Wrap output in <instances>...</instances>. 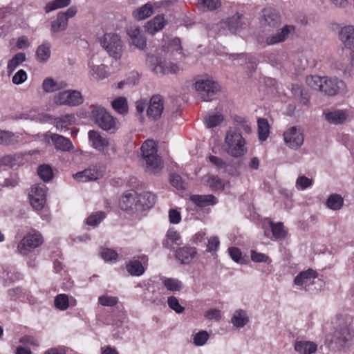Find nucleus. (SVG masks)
<instances>
[{
	"label": "nucleus",
	"instance_id": "obj_21",
	"mask_svg": "<svg viewBox=\"0 0 354 354\" xmlns=\"http://www.w3.org/2000/svg\"><path fill=\"white\" fill-rule=\"evenodd\" d=\"M317 277V273L313 269H308L306 271L301 272L294 279V283L296 286H304L306 290H309L308 288L313 280Z\"/></svg>",
	"mask_w": 354,
	"mask_h": 354
},
{
	"label": "nucleus",
	"instance_id": "obj_11",
	"mask_svg": "<svg viewBox=\"0 0 354 354\" xmlns=\"http://www.w3.org/2000/svg\"><path fill=\"white\" fill-rule=\"evenodd\" d=\"M283 140L289 148L297 149L304 144V136L300 128L292 127L284 131Z\"/></svg>",
	"mask_w": 354,
	"mask_h": 354
},
{
	"label": "nucleus",
	"instance_id": "obj_1",
	"mask_svg": "<svg viewBox=\"0 0 354 354\" xmlns=\"http://www.w3.org/2000/svg\"><path fill=\"white\" fill-rule=\"evenodd\" d=\"M223 149L234 158H239L247 153L246 140L236 129L229 128L226 131Z\"/></svg>",
	"mask_w": 354,
	"mask_h": 354
},
{
	"label": "nucleus",
	"instance_id": "obj_13",
	"mask_svg": "<svg viewBox=\"0 0 354 354\" xmlns=\"http://www.w3.org/2000/svg\"><path fill=\"white\" fill-rule=\"evenodd\" d=\"M103 176V170L98 164L89 166L83 171H78L73 175V178L80 182L86 183L94 181L100 178Z\"/></svg>",
	"mask_w": 354,
	"mask_h": 354
},
{
	"label": "nucleus",
	"instance_id": "obj_62",
	"mask_svg": "<svg viewBox=\"0 0 354 354\" xmlns=\"http://www.w3.org/2000/svg\"><path fill=\"white\" fill-rule=\"evenodd\" d=\"M220 244V241L217 236H212L208 239L207 245V251L209 252H216Z\"/></svg>",
	"mask_w": 354,
	"mask_h": 354
},
{
	"label": "nucleus",
	"instance_id": "obj_48",
	"mask_svg": "<svg viewBox=\"0 0 354 354\" xmlns=\"http://www.w3.org/2000/svg\"><path fill=\"white\" fill-rule=\"evenodd\" d=\"M39 176L45 182L49 181L53 176V169L48 165H40L37 169Z\"/></svg>",
	"mask_w": 354,
	"mask_h": 354
},
{
	"label": "nucleus",
	"instance_id": "obj_9",
	"mask_svg": "<svg viewBox=\"0 0 354 354\" xmlns=\"http://www.w3.org/2000/svg\"><path fill=\"white\" fill-rule=\"evenodd\" d=\"M44 242L40 232L32 230L28 232L18 243L17 250L22 255H27Z\"/></svg>",
	"mask_w": 354,
	"mask_h": 354
},
{
	"label": "nucleus",
	"instance_id": "obj_42",
	"mask_svg": "<svg viewBox=\"0 0 354 354\" xmlns=\"http://www.w3.org/2000/svg\"><path fill=\"white\" fill-rule=\"evenodd\" d=\"M26 60V55L24 53H18L8 62L7 70L8 74H11L21 64Z\"/></svg>",
	"mask_w": 354,
	"mask_h": 354
},
{
	"label": "nucleus",
	"instance_id": "obj_59",
	"mask_svg": "<svg viewBox=\"0 0 354 354\" xmlns=\"http://www.w3.org/2000/svg\"><path fill=\"white\" fill-rule=\"evenodd\" d=\"M251 259L255 263H270L269 257L263 253L257 252L255 250H251Z\"/></svg>",
	"mask_w": 354,
	"mask_h": 354
},
{
	"label": "nucleus",
	"instance_id": "obj_10",
	"mask_svg": "<svg viewBox=\"0 0 354 354\" xmlns=\"http://www.w3.org/2000/svg\"><path fill=\"white\" fill-rule=\"evenodd\" d=\"M82 93L77 90H67L58 93L54 96L53 102L57 105L76 106L83 103Z\"/></svg>",
	"mask_w": 354,
	"mask_h": 354
},
{
	"label": "nucleus",
	"instance_id": "obj_37",
	"mask_svg": "<svg viewBox=\"0 0 354 354\" xmlns=\"http://www.w3.org/2000/svg\"><path fill=\"white\" fill-rule=\"evenodd\" d=\"M153 13V6L151 3H147L133 12V16L138 20H143L150 17Z\"/></svg>",
	"mask_w": 354,
	"mask_h": 354
},
{
	"label": "nucleus",
	"instance_id": "obj_14",
	"mask_svg": "<svg viewBox=\"0 0 354 354\" xmlns=\"http://www.w3.org/2000/svg\"><path fill=\"white\" fill-rule=\"evenodd\" d=\"M221 26L227 28L232 33H238L248 26V21L243 15L236 12L231 17L226 19L221 23Z\"/></svg>",
	"mask_w": 354,
	"mask_h": 354
},
{
	"label": "nucleus",
	"instance_id": "obj_49",
	"mask_svg": "<svg viewBox=\"0 0 354 354\" xmlns=\"http://www.w3.org/2000/svg\"><path fill=\"white\" fill-rule=\"evenodd\" d=\"M167 240L163 242V245L166 248H169L168 240H170L176 245H180L182 243L181 237L179 233L173 228H170L166 234Z\"/></svg>",
	"mask_w": 354,
	"mask_h": 354
},
{
	"label": "nucleus",
	"instance_id": "obj_35",
	"mask_svg": "<svg viewBox=\"0 0 354 354\" xmlns=\"http://www.w3.org/2000/svg\"><path fill=\"white\" fill-rule=\"evenodd\" d=\"M248 317L245 311L239 309L236 310L231 319V322L234 326L236 328H242L248 322Z\"/></svg>",
	"mask_w": 354,
	"mask_h": 354
},
{
	"label": "nucleus",
	"instance_id": "obj_57",
	"mask_svg": "<svg viewBox=\"0 0 354 354\" xmlns=\"http://www.w3.org/2000/svg\"><path fill=\"white\" fill-rule=\"evenodd\" d=\"M209 339V334L207 331L201 330L194 336V343L196 346H203Z\"/></svg>",
	"mask_w": 354,
	"mask_h": 354
},
{
	"label": "nucleus",
	"instance_id": "obj_17",
	"mask_svg": "<svg viewBox=\"0 0 354 354\" xmlns=\"http://www.w3.org/2000/svg\"><path fill=\"white\" fill-rule=\"evenodd\" d=\"M320 92L329 96L336 95L339 91L344 86V82L339 80L337 78L324 76Z\"/></svg>",
	"mask_w": 354,
	"mask_h": 354
},
{
	"label": "nucleus",
	"instance_id": "obj_24",
	"mask_svg": "<svg viewBox=\"0 0 354 354\" xmlns=\"http://www.w3.org/2000/svg\"><path fill=\"white\" fill-rule=\"evenodd\" d=\"M339 38L346 47L354 52V27L347 26L341 29Z\"/></svg>",
	"mask_w": 354,
	"mask_h": 354
},
{
	"label": "nucleus",
	"instance_id": "obj_25",
	"mask_svg": "<svg viewBox=\"0 0 354 354\" xmlns=\"http://www.w3.org/2000/svg\"><path fill=\"white\" fill-rule=\"evenodd\" d=\"M166 24V21L162 15H158L145 25L146 31L150 35H154L162 30Z\"/></svg>",
	"mask_w": 354,
	"mask_h": 354
},
{
	"label": "nucleus",
	"instance_id": "obj_15",
	"mask_svg": "<svg viewBox=\"0 0 354 354\" xmlns=\"http://www.w3.org/2000/svg\"><path fill=\"white\" fill-rule=\"evenodd\" d=\"M87 65L88 68V74L94 80H102L110 75L108 66L104 64H95L93 57L88 59Z\"/></svg>",
	"mask_w": 354,
	"mask_h": 354
},
{
	"label": "nucleus",
	"instance_id": "obj_52",
	"mask_svg": "<svg viewBox=\"0 0 354 354\" xmlns=\"http://www.w3.org/2000/svg\"><path fill=\"white\" fill-rule=\"evenodd\" d=\"M55 306L61 310H65L68 308V297L66 294H59L55 299Z\"/></svg>",
	"mask_w": 354,
	"mask_h": 354
},
{
	"label": "nucleus",
	"instance_id": "obj_5",
	"mask_svg": "<svg viewBox=\"0 0 354 354\" xmlns=\"http://www.w3.org/2000/svg\"><path fill=\"white\" fill-rule=\"evenodd\" d=\"M100 44L110 57L115 59L121 58L124 50V45L118 34L115 32L104 34L100 38Z\"/></svg>",
	"mask_w": 354,
	"mask_h": 354
},
{
	"label": "nucleus",
	"instance_id": "obj_47",
	"mask_svg": "<svg viewBox=\"0 0 354 354\" xmlns=\"http://www.w3.org/2000/svg\"><path fill=\"white\" fill-rule=\"evenodd\" d=\"M106 218V214L104 212H97L91 214L86 220L88 225L95 227L98 225Z\"/></svg>",
	"mask_w": 354,
	"mask_h": 354
},
{
	"label": "nucleus",
	"instance_id": "obj_12",
	"mask_svg": "<svg viewBox=\"0 0 354 354\" xmlns=\"http://www.w3.org/2000/svg\"><path fill=\"white\" fill-rule=\"evenodd\" d=\"M259 23L263 28H278L281 23V16L275 9L265 8L261 10Z\"/></svg>",
	"mask_w": 354,
	"mask_h": 354
},
{
	"label": "nucleus",
	"instance_id": "obj_32",
	"mask_svg": "<svg viewBox=\"0 0 354 354\" xmlns=\"http://www.w3.org/2000/svg\"><path fill=\"white\" fill-rule=\"evenodd\" d=\"M75 122L74 114H66L55 119L54 124L56 128L60 131L66 129L68 126Z\"/></svg>",
	"mask_w": 354,
	"mask_h": 354
},
{
	"label": "nucleus",
	"instance_id": "obj_7",
	"mask_svg": "<svg viewBox=\"0 0 354 354\" xmlns=\"http://www.w3.org/2000/svg\"><path fill=\"white\" fill-rule=\"evenodd\" d=\"M147 63L151 71L159 77L168 74H176L179 71V66L177 64L167 62L156 55L148 56Z\"/></svg>",
	"mask_w": 354,
	"mask_h": 354
},
{
	"label": "nucleus",
	"instance_id": "obj_31",
	"mask_svg": "<svg viewBox=\"0 0 354 354\" xmlns=\"http://www.w3.org/2000/svg\"><path fill=\"white\" fill-rule=\"evenodd\" d=\"M348 114L345 111L337 110L326 113V120L332 124H342L346 120Z\"/></svg>",
	"mask_w": 354,
	"mask_h": 354
},
{
	"label": "nucleus",
	"instance_id": "obj_16",
	"mask_svg": "<svg viewBox=\"0 0 354 354\" xmlns=\"http://www.w3.org/2000/svg\"><path fill=\"white\" fill-rule=\"evenodd\" d=\"M88 138L91 146L100 152H105L110 146L109 139L103 137L97 131L90 130L88 133Z\"/></svg>",
	"mask_w": 354,
	"mask_h": 354
},
{
	"label": "nucleus",
	"instance_id": "obj_3",
	"mask_svg": "<svg viewBox=\"0 0 354 354\" xmlns=\"http://www.w3.org/2000/svg\"><path fill=\"white\" fill-rule=\"evenodd\" d=\"M92 117L96 124L106 132L113 133L119 128L118 120L101 106H93Z\"/></svg>",
	"mask_w": 354,
	"mask_h": 354
},
{
	"label": "nucleus",
	"instance_id": "obj_23",
	"mask_svg": "<svg viewBox=\"0 0 354 354\" xmlns=\"http://www.w3.org/2000/svg\"><path fill=\"white\" fill-rule=\"evenodd\" d=\"M137 211L149 209L155 204V196L151 192L137 194Z\"/></svg>",
	"mask_w": 354,
	"mask_h": 354
},
{
	"label": "nucleus",
	"instance_id": "obj_64",
	"mask_svg": "<svg viewBox=\"0 0 354 354\" xmlns=\"http://www.w3.org/2000/svg\"><path fill=\"white\" fill-rule=\"evenodd\" d=\"M101 256L105 261H111L118 258V253L113 250L104 248L101 252Z\"/></svg>",
	"mask_w": 354,
	"mask_h": 354
},
{
	"label": "nucleus",
	"instance_id": "obj_6",
	"mask_svg": "<svg viewBox=\"0 0 354 354\" xmlns=\"http://www.w3.org/2000/svg\"><path fill=\"white\" fill-rule=\"evenodd\" d=\"M195 88L198 93V97L203 101L209 102L220 91L219 84L212 78H200L195 83Z\"/></svg>",
	"mask_w": 354,
	"mask_h": 354
},
{
	"label": "nucleus",
	"instance_id": "obj_39",
	"mask_svg": "<svg viewBox=\"0 0 354 354\" xmlns=\"http://www.w3.org/2000/svg\"><path fill=\"white\" fill-rule=\"evenodd\" d=\"M257 126L259 139L261 141H265L270 133V127L268 120L265 118H259Z\"/></svg>",
	"mask_w": 354,
	"mask_h": 354
},
{
	"label": "nucleus",
	"instance_id": "obj_58",
	"mask_svg": "<svg viewBox=\"0 0 354 354\" xmlns=\"http://www.w3.org/2000/svg\"><path fill=\"white\" fill-rule=\"evenodd\" d=\"M169 181L171 185L178 190H184L185 189L181 176L177 174H171Z\"/></svg>",
	"mask_w": 354,
	"mask_h": 354
},
{
	"label": "nucleus",
	"instance_id": "obj_28",
	"mask_svg": "<svg viewBox=\"0 0 354 354\" xmlns=\"http://www.w3.org/2000/svg\"><path fill=\"white\" fill-rule=\"evenodd\" d=\"M224 120V116L219 112L210 111L204 116L205 127L208 129L220 125Z\"/></svg>",
	"mask_w": 354,
	"mask_h": 354
},
{
	"label": "nucleus",
	"instance_id": "obj_46",
	"mask_svg": "<svg viewBox=\"0 0 354 354\" xmlns=\"http://www.w3.org/2000/svg\"><path fill=\"white\" fill-rule=\"evenodd\" d=\"M324 77L318 75H308L306 77V83L311 88L320 91L322 87Z\"/></svg>",
	"mask_w": 354,
	"mask_h": 354
},
{
	"label": "nucleus",
	"instance_id": "obj_51",
	"mask_svg": "<svg viewBox=\"0 0 354 354\" xmlns=\"http://www.w3.org/2000/svg\"><path fill=\"white\" fill-rule=\"evenodd\" d=\"M46 187L44 184H37L32 187L29 196L46 198Z\"/></svg>",
	"mask_w": 354,
	"mask_h": 354
},
{
	"label": "nucleus",
	"instance_id": "obj_45",
	"mask_svg": "<svg viewBox=\"0 0 354 354\" xmlns=\"http://www.w3.org/2000/svg\"><path fill=\"white\" fill-rule=\"evenodd\" d=\"M127 270L131 275L140 276L145 272V268L142 263L138 260L130 261L127 265Z\"/></svg>",
	"mask_w": 354,
	"mask_h": 354
},
{
	"label": "nucleus",
	"instance_id": "obj_22",
	"mask_svg": "<svg viewBox=\"0 0 354 354\" xmlns=\"http://www.w3.org/2000/svg\"><path fill=\"white\" fill-rule=\"evenodd\" d=\"M137 193L134 191L124 194L120 201L121 209L125 211H137Z\"/></svg>",
	"mask_w": 354,
	"mask_h": 354
},
{
	"label": "nucleus",
	"instance_id": "obj_53",
	"mask_svg": "<svg viewBox=\"0 0 354 354\" xmlns=\"http://www.w3.org/2000/svg\"><path fill=\"white\" fill-rule=\"evenodd\" d=\"M313 180L305 176H299L296 180L295 186L299 190H304L313 185Z\"/></svg>",
	"mask_w": 354,
	"mask_h": 354
},
{
	"label": "nucleus",
	"instance_id": "obj_56",
	"mask_svg": "<svg viewBox=\"0 0 354 354\" xmlns=\"http://www.w3.org/2000/svg\"><path fill=\"white\" fill-rule=\"evenodd\" d=\"M230 257L236 263L243 264L245 262L244 257L242 256L241 250L236 247H232L228 249Z\"/></svg>",
	"mask_w": 354,
	"mask_h": 354
},
{
	"label": "nucleus",
	"instance_id": "obj_33",
	"mask_svg": "<svg viewBox=\"0 0 354 354\" xmlns=\"http://www.w3.org/2000/svg\"><path fill=\"white\" fill-rule=\"evenodd\" d=\"M68 21L62 14L57 15V18L50 23V30L53 33L64 31L68 27Z\"/></svg>",
	"mask_w": 354,
	"mask_h": 354
},
{
	"label": "nucleus",
	"instance_id": "obj_26",
	"mask_svg": "<svg viewBox=\"0 0 354 354\" xmlns=\"http://www.w3.org/2000/svg\"><path fill=\"white\" fill-rule=\"evenodd\" d=\"M66 82L63 81L56 82L53 78L50 77L45 78L41 84L44 91L48 93L59 91L66 88Z\"/></svg>",
	"mask_w": 354,
	"mask_h": 354
},
{
	"label": "nucleus",
	"instance_id": "obj_18",
	"mask_svg": "<svg viewBox=\"0 0 354 354\" xmlns=\"http://www.w3.org/2000/svg\"><path fill=\"white\" fill-rule=\"evenodd\" d=\"M127 33L129 37L131 44L140 50H144L147 46V39L142 34L140 27L137 25H132L127 30Z\"/></svg>",
	"mask_w": 354,
	"mask_h": 354
},
{
	"label": "nucleus",
	"instance_id": "obj_20",
	"mask_svg": "<svg viewBox=\"0 0 354 354\" xmlns=\"http://www.w3.org/2000/svg\"><path fill=\"white\" fill-rule=\"evenodd\" d=\"M163 109L162 97L160 95H153L150 100L147 114L149 118L156 120L161 116Z\"/></svg>",
	"mask_w": 354,
	"mask_h": 354
},
{
	"label": "nucleus",
	"instance_id": "obj_43",
	"mask_svg": "<svg viewBox=\"0 0 354 354\" xmlns=\"http://www.w3.org/2000/svg\"><path fill=\"white\" fill-rule=\"evenodd\" d=\"M71 4V0H53L47 3L44 7L46 13H49L57 9L64 8Z\"/></svg>",
	"mask_w": 354,
	"mask_h": 354
},
{
	"label": "nucleus",
	"instance_id": "obj_41",
	"mask_svg": "<svg viewBox=\"0 0 354 354\" xmlns=\"http://www.w3.org/2000/svg\"><path fill=\"white\" fill-rule=\"evenodd\" d=\"M162 284L167 290L173 292L180 291L183 288V282L175 278H164Z\"/></svg>",
	"mask_w": 354,
	"mask_h": 354
},
{
	"label": "nucleus",
	"instance_id": "obj_40",
	"mask_svg": "<svg viewBox=\"0 0 354 354\" xmlns=\"http://www.w3.org/2000/svg\"><path fill=\"white\" fill-rule=\"evenodd\" d=\"M344 204L343 198L337 194H331L326 201L327 207L332 210L340 209Z\"/></svg>",
	"mask_w": 354,
	"mask_h": 354
},
{
	"label": "nucleus",
	"instance_id": "obj_2",
	"mask_svg": "<svg viewBox=\"0 0 354 354\" xmlns=\"http://www.w3.org/2000/svg\"><path fill=\"white\" fill-rule=\"evenodd\" d=\"M140 155L148 171L158 173L163 167L161 157L158 155L157 146L153 140H145L140 149Z\"/></svg>",
	"mask_w": 354,
	"mask_h": 354
},
{
	"label": "nucleus",
	"instance_id": "obj_60",
	"mask_svg": "<svg viewBox=\"0 0 354 354\" xmlns=\"http://www.w3.org/2000/svg\"><path fill=\"white\" fill-rule=\"evenodd\" d=\"M208 184L213 189H223L224 183L218 176H212L208 179Z\"/></svg>",
	"mask_w": 354,
	"mask_h": 354
},
{
	"label": "nucleus",
	"instance_id": "obj_8",
	"mask_svg": "<svg viewBox=\"0 0 354 354\" xmlns=\"http://www.w3.org/2000/svg\"><path fill=\"white\" fill-rule=\"evenodd\" d=\"M354 331L347 324H339L331 335L327 336V340L330 344H335L338 348L346 346L353 339Z\"/></svg>",
	"mask_w": 354,
	"mask_h": 354
},
{
	"label": "nucleus",
	"instance_id": "obj_27",
	"mask_svg": "<svg viewBox=\"0 0 354 354\" xmlns=\"http://www.w3.org/2000/svg\"><path fill=\"white\" fill-rule=\"evenodd\" d=\"M51 140L58 150L67 151H70L73 148V145L70 139L65 138L61 135L53 134Z\"/></svg>",
	"mask_w": 354,
	"mask_h": 354
},
{
	"label": "nucleus",
	"instance_id": "obj_29",
	"mask_svg": "<svg viewBox=\"0 0 354 354\" xmlns=\"http://www.w3.org/2000/svg\"><path fill=\"white\" fill-rule=\"evenodd\" d=\"M317 348V344L310 341H297L295 344V350L300 354H313Z\"/></svg>",
	"mask_w": 354,
	"mask_h": 354
},
{
	"label": "nucleus",
	"instance_id": "obj_63",
	"mask_svg": "<svg viewBox=\"0 0 354 354\" xmlns=\"http://www.w3.org/2000/svg\"><path fill=\"white\" fill-rule=\"evenodd\" d=\"M30 202L32 207L35 210H41L46 203V198H36L33 196H30Z\"/></svg>",
	"mask_w": 354,
	"mask_h": 354
},
{
	"label": "nucleus",
	"instance_id": "obj_44",
	"mask_svg": "<svg viewBox=\"0 0 354 354\" xmlns=\"http://www.w3.org/2000/svg\"><path fill=\"white\" fill-rule=\"evenodd\" d=\"M221 6L220 0H198V7L203 11H212Z\"/></svg>",
	"mask_w": 354,
	"mask_h": 354
},
{
	"label": "nucleus",
	"instance_id": "obj_54",
	"mask_svg": "<svg viewBox=\"0 0 354 354\" xmlns=\"http://www.w3.org/2000/svg\"><path fill=\"white\" fill-rule=\"evenodd\" d=\"M98 302L103 306L111 307L118 304V298L114 296L104 295L98 297Z\"/></svg>",
	"mask_w": 354,
	"mask_h": 354
},
{
	"label": "nucleus",
	"instance_id": "obj_61",
	"mask_svg": "<svg viewBox=\"0 0 354 354\" xmlns=\"http://www.w3.org/2000/svg\"><path fill=\"white\" fill-rule=\"evenodd\" d=\"M26 80V72L23 69H20L12 77V81L13 84L19 85L24 83Z\"/></svg>",
	"mask_w": 354,
	"mask_h": 354
},
{
	"label": "nucleus",
	"instance_id": "obj_34",
	"mask_svg": "<svg viewBox=\"0 0 354 354\" xmlns=\"http://www.w3.org/2000/svg\"><path fill=\"white\" fill-rule=\"evenodd\" d=\"M50 44L48 41H44L39 45L36 50L37 59L39 62H46L50 56Z\"/></svg>",
	"mask_w": 354,
	"mask_h": 354
},
{
	"label": "nucleus",
	"instance_id": "obj_38",
	"mask_svg": "<svg viewBox=\"0 0 354 354\" xmlns=\"http://www.w3.org/2000/svg\"><path fill=\"white\" fill-rule=\"evenodd\" d=\"M111 106L119 114L124 115L128 113V102L124 97L120 96L116 97L112 101Z\"/></svg>",
	"mask_w": 354,
	"mask_h": 354
},
{
	"label": "nucleus",
	"instance_id": "obj_30",
	"mask_svg": "<svg viewBox=\"0 0 354 354\" xmlns=\"http://www.w3.org/2000/svg\"><path fill=\"white\" fill-rule=\"evenodd\" d=\"M190 201L200 207H206L216 203V198L212 194L209 195H192Z\"/></svg>",
	"mask_w": 354,
	"mask_h": 354
},
{
	"label": "nucleus",
	"instance_id": "obj_50",
	"mask_svg": "<svg viewBox=\"0 0 354 354\" xmlns=\"http://www.w3.org/2000/svg\"><path fill=\"white\" fill-rule=\"evenodd\" d=\"M270 225L272 234L276 239H283L286 236V232L282 223H274L271 222Z\"/></svg>",
	"mask_w": 354,
	"mask_h": 354
},
{
	"label": "nucleus",
	"instance_id": "obj_4",
	"mask_svg": "<svg viewBox=\"0 0 354 354\" xmlns=\"http://www.w3.org/2000/svg\"><path fill=\"white\" fill-rule=\"evenodd\" d=\"M295 32V27L293 25L286 24L275 32L266 34L265 36L259 37L257 43L262 47L274 46L287 41Z\"/></svg>",
	"mask_w": 354,
	"mask_h": 354
},
{
	"label": "nucleus",
	"instance_id": "obj_36",
	"mask_svg": "<svg viewBox=\"0 0 354 354\" xmlns=\"http://www.w3.org/2000/svg\"><path fill=\"white\" fill-rule=\"evenodd\" d=\"M20 136L18 133L10 131H0V144L4 145H14L19 142Z\"/></svg>",
	"mask_w": 354,
	"mask_h": 354
},
{
	"label": "nucleus",
	"instance_id": "obj_55",
	"mask_svg": "<svg viewBox=\"0 0 354 354\" xmlns=\"http://www.w3.org/2000/svg\"><path fill=\"white\" fill-rule=\"evenodd\" d=\"M167 304L171 309L178 314H180L185 310V308L180 304L178 299L174 296L167 298Z\"/></svg>",
	"mask_w": 354,
	"mask_h": 354
},
{
	"label": "nucleus",
	"instance_id": "obj_19",
	"mask_svg": "<svg viewBox=\"0 0 354 354\" xmlns=\"http://www.w3.org/2000/svg\"><path fill=\"white\" fill-rule=\"evenodd\" d=\"M197 256V250L194 247L183 246L178 248L175 252L176 259L184 265L192 263Z\"/></svg>",
	"mask_w": 354,
	"mask_h": 354
}]
</instances>
